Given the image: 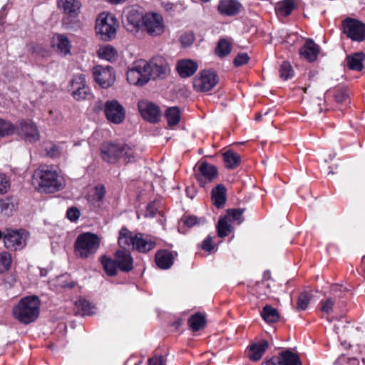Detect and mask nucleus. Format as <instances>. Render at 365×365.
<instances>
[{
  "label": "nucleus",
  "mask_w": 365,
  "mask_h": 365,
  "mask_svg": "<svg viewBox=\"0 0 365 365\" xmlns=\"http://www.w3.org/2000/svg\"><path fill=\"white\" fill-rule=\"evenodd\" d=\"M135 235H133L127 228H122L119 233L118 244L123 248L130 245L133 246Z\"/></svg>",
  "instance_id": "7c9ffc66"
},
{
  "label": "nucleus",
  "mask_w": 365,
  "mask_h": 365,
  "mask_svg": "<svg viewBox=\"0 0 365 365\" xmlns=\"http://www.w3.org/2000/svg\"><path fill=\"white\" fill-rule=\"evenodd\" d=\"M201 248L204 251L211 253L215 250V245L212 243V237L207 236L202 242Z\"/></svg>",
  "instance_id": "5fc2aeb1"
},
{
  "label": "nucleus",
  "mask_w": 365,
  "mask_h": 365,
  "mask_svg": "<svg viewBox=\"0 0 365 365\" xmlns=\"http://www.w3.org/2000/svg\"><path fill=\"white\" fill-rule=\"evenodd\" d=\"M173 254L166 250H161L155 255V262L158 267L161 269H168L173 264Z\"/></svg>",
  "instance_id": "bb28decb"
},
{
  "label": "nucleus",
  "mask_w": 365,
  "mask_h": 365,
  "mask_svg": "<svg viewBox=\"0 0 365 365\" xmlns=\"http://www.w3.org/2000/svg\"><path fill=\"white\" fill-rule=\"evenodd\" d=\"M312 298V294L309 292L304 291L301 293L297 299V309L299 311L307 309Z\"/></svg>",
  "instance_id": "a19ab883"
},
{
  "label": "nucleus",
  "mask_w": 365,
  "mask_h": 365,
  "mask_svg": "<svg viewBox=\"0 0 365 365\" xmlns=\"http://www.w3.org/2000/svg\"><path fill=\"white\" fill-rule=\"evenodd\" d=\"M334 100L338 103L348 104L350 103L349 93L345 88H339L335 91Z\"/></svg>",
  "instance_id": "37998d69"
},
{
  "label": "nucleus",
  "mask_w": 365,
  "mask_h": 365,
  "mask_svg": "<svg viewBox=\"0 0 365 365\" xmlns=\"http://www.w3.org/2000/svg\"><path fill=\"white\" fill-rule=\"evenodd\" d=\"M143 26L148 34L153 36L162 34L164 32L163 17L157 13H148L144 15Z\"/></svg>",
  "instance_id": "ddd939ff"
},
{
  "label": "nucleus",
  "mask_w": 365,
  "mask_h": 365,
  "mask_svg": "<svg viewBox=\"0 0 365 365\" xmlns=\"http://www.w3.org/2000/svg\"><path fill=\"white\" fill-rule=\"evenodd\" d=\"M58 5L68 17L74 18L80 11L81 4L77 0H61Z\"/></svg>",
  "instance_id": "a878e982"
},
{
  "label": "nucleus",
  "mask_w": 365,
  "mask_h": 365,
  "mask_svg": "<svg viewBox=\"0 0 365 365\" xmlns=\"http://www.w3.org/2000/svg\"><path fill=\"white\" fill-rule=\"evenodd\" d=\"M280 77L287 80L293 76V70L289 63L284 61L282 63L279 69Z\"/></svg>",
  "instance_id": "a18cd8bd"
},
{
  "label": "nucleus",
  "mask_w": 365,
  "mask_h": 365,
  "mask_svg": "<svg viewBox=\"0 0 365 365\" xmlns=\"http://www.w3.org/2000/svg\"><path fill=\"white\" fill-rule=\"evenodd\" d=\"M348 364L349 365H360L359 359L356 358H354V357L349 359V360L348 361Z\"/></svg>",
  "instance_id": "338daca9"
},
{
  "label": "nucleus",
  "mask_w": 365,
  "mask_h": 365,
  "mask_svg": "<svg viewBox=\"0 0 365 365\" xmlns=\"http://www.w3.org/2000/svg\"><path fill=\"white\" fill-rule=\"evenodd\" d=\"M188 322L191 329L193 331H197L205 327L206 324L205 317L200 313H197L191 316Z\"/></svg>",
  "instance_id": "72a5a7b5"
},
{
  "label": "nucleus",
  "mask_w": 365,
  "mask_h": 365,
  "mask_svg": "<svg viewBox=\"0 0 365 365\" xmlns=\"http://www.w3.org/2000/svg\"><path fill=\"white\" fill-rule=\"evenodd\" d=\"M33 185L41 192L53 193L66 185L64 178L53 167L46 165L39 166L34 173Z\"/></svg>",
  "instance_id": "f257e3e1"
},
{
  "label": "nucleus",
  "mask_w": 365,
  "mask_h": 365,
  "mask_svg": "<svg viewBox=\"0 0 365 365\" xmlns=\"http://www.w3.org/2000/svg\"><path fill=\"white\" fill-rule=\"evenodd\" d=\"M155 245V241L149 236L142 233L135 235L133 247L140 252H148L153 250Z\"/></svg>",
  "instance_id": "412c9836"
},
{
  "label": "nucleus",
  "mask_w": 365,
  "mask_h": 365,
  "mask_svg": "<svg viewBox=\"0 0 365 365\" xmlns=\"http://www.w3.org/2000/svg\"><path fill=\"white\" fill-rule=\"evenodd\" d=\"M277 364L279 365H302L299 356L290 351L282 352L277 358Z\"/></svg>",
  "instance_id": "c85d7f7f"
},
{
  "label": "nucleus",
  "mask_w": 365,
  "mask_h": 365,
  "mask_svg": "<svg viewBox=\"0 0 365 365\" xmlns=\"http://www.w3.org/2000/svg\"><path fill=\"white\" fill-rule=\"evenodd\" d=\"M240 163V155L232 149H230V169H234L238 167Z\"/></svg>",
  "instance_id": "8fccbe9b"
},
{
  "label": "nucleus",
  "mask_w": 365,
  "mask_h": 365,
  "mask_svg": "<svg viewBox=\"0 0 365 365\" xmlns=\"http://www.w3.org/2000/svg\"><path fill=\"white\" fill-rule=\"evenodd\" d=\"M100 242V238L96 234L91 232L81 234L75 243L76 255L86 259L94 255L99 247Z\"/></svg>",
  "instance_id": "20e7f679"
},
{
  "label": "nucleus",
  "mask_w": 365,
  "mask_h": 365,
  "mask_svg": "<svg viewBox=\"0 0 365 365\" xmlns=\"http://www.w3.org/2000/svg\"><path fill=\"white\" fill-rule=\"evenodd\" d=\"M148 365H165V361L162 356H155L149 359Z\"/></svg>",
  "instance_id": "052dcab7"
},
{
  "label": "nucleus",
  "mask_w": 365,
  "mask_h": 365,
  "mask_svg": "<svg viewBox=\"0 0 365 365\" xmlns=\"http://www.w3.org/2000/svg\"><path fill=\"white\" fill-rule=\"evenodd\" d=\"M197 223L198 219L195 216L187 217L184 220V224L188 227H192V226L197 225Z\"/></svg>",
  "instance_id": "680f3d73"
},
{
  "label": "nucleus",
  "mask_w": 365,
  "mask_h": 365,
  "mask_svg": "<svg viewBox=\"0 0 365 365\" xmlns=\"http://www.w3.org/2000/svg\"><path fill=\"white\" fill-rule=\"evenodd\" d=\"M138 110L145 120L156 123L161 115L160 108L155 103L147 100H141L138 104Z\"/></svg>",
  "instance_id": "2eb2a0df"
},
{
  "label": "nucleus",
  "mask_w": 365,
  "mask_h": 365,
  "mask_svg": "<svg viewBox=\"0 0 365 365\" xmlns=\"http://www.w3.org/2000/svg\"><path fill=\"white\" fill-rule=\"evenodd\" d=\"M104 113L107 120L114 124L121 123L125 118L124 107L115 99L107 101L105 103Z\"/></svg>",
  "instance_id": "9b49d317"
},
{
  "label": "nucleus",
  "mask_w": 365,
  "mask_h": 365,
  "mask_svg": "<svg viewBox=\"0 0 365 365\" xmlns=\"http://www.w3.org/2000/svg\"><path fill=\"white\" fill-rule=\"evenodd\" d=\"M269 347V343L265 339L250 344L247 348V356L253 361H259Z\"/></svg>",
  "instance_id": "aec40b11"
},
{
  "label": "nucleus",
  "mask_w": 365,
  "mask_h": 365,
  "mask_svg": "<svg viewBox=\"0 0 365 365\" xmlns=\"http://www.w3.org/2000/svg\"><path fill=\"white\" fill-rule=\"evenodd\" d=\"M245 209H230V232L232 231V225H240L244 221L243 213Z\"/></svg>",
  "instance_id": "58836bf2"
},
{
  "label": "nucleus",
  "mask_w": 365,
  "mask_h": 365,
  "mask_svg": "<svg viewBox=\"0 0 365 365\" xmlns=\"http://www.w3.org/2000/svg\"><path fill=\"white\" fill-rule=\"evenodd\" d=\"M145 67L149 81L157 78L164 79L170 71L167 61L162 56L153 58L149 62H147Z\"/></svg>",
  "instance_id": "6e6552de"
},
{
  "label": "nucleus",
  "mask_w": 365,
  "mask_h": 365,
  "mask_svg": "<svg viewBox=\"0 0 365 365\" xmlns=\"http://www.w3.org/2000/svg\"><path fill=\"white\" fill-rule=\"evenodd\" d=\"M242 9V5L238 1L230 0V16L237 15Z\"/></svg>",
  "instance_id": "3c124183"
},
{
  "label": "nucleus",
  "mask_w": 365,
  "mask_h": 365,
  "mask_svg": "<svg viewBox=\"0 0 365 365\" xmlns=\"http://www.w3.org/2000/svg\"><path fill=\"white\" fill-rule=\"evenodd\" d=\"M216 230L219 237L222 238L228 235V210L226 211V214L219 218Z\"/></svg>",
  "instance_id": "f704fd0d"
},
{
  "label": "nucleus",
  "mask_w": 365,
  "mask_h": 365,
  "mask_svg": "<svg viewBox=\"0 0 365 365\" xmlns=\"http://www.w3.org/2000/svg\"><path fill=\"white\" fill-rule=\"evenodd\" d=\"M319 46L313 40L308 38L303 46L299 51L300 56L309 62H314L317 60L319 53Z\"/></svg>",
  "instance_id": "6ab92c4d"
},
{
  "label": "nucleus",
  "mask_w": 365,
  "mask_h": 365,
  "mask_svg": "<svg viewBox=\"0 0 365 365\" xmlns=\"http://www.w3.org/2000/svg\"><path fill=\"white\" fill-rule=\"evenodd\" d=\"M66 215L71 221H76L80 217V211L76 207H71L68 210Z\"/></svg>",
  "instance_id": "4d7b16f0"
},
{
  "label": "nucleus",
  "mask_w": 365,
  "mask_h": 365,
  "mask_svg": "<svg viewBox=\"0 0 365 365\" xmlns=\"http://www.w3.org/2000/svg\"><path fill=\"white\" fill-rule=\"evenodd\" d=\"M294 9L293 0H284L277 4L276 11L279 15L289 16Z\"/></svg>",
  "instance_id": "4c0bfd02"
},
{
  "label": "nucleus",
  "mask_w": 365,
  "mask_h": 365,
  "mask_svg": "<svg viewBox=\"0 0 365 365\" xmlns=\"http://www.w3.org/2000/svg\"><path fill=\"white\" fill-rule=\"evenodd\" d=\"M95 81L103 88L110 87L115 82L114 72L109 66H96L93 69Z\"/></svg>",
  "instance_id": "4468645a"
},
{
  "label": "nucleus",
  "mask_w": 365,
  "mask_h": 365,
  "mask_svg": "<svg viewBox=\"0 0 365 365\" xmlns=\"http://www.w3.org/2000/svg\"><path fill=\"white\" fill-rule=\"evenodd\" d=\"M75 305L78 309V312H79L82 315H91L94 312V307L85 299H78L76 301Z\"/></svg>",
  "instance_id": "e433bc0d"
},
{
  "label": "nucleus",
  "mask_w": 365,
  "mask_h": 365,
  "mask_svg": "<svg viewBox=\"0 0 365 365\" xmlns=\"http://www.w3.org/2000/svg\"><path fill=\"white\" fill-rule=\"evenodd\" d=\"M218 11L220 14L228 15V0H221L218 5Z\"/></svg>",
  "instance_id": "bf43d9fd"
},
{
  "label": "nucleus",
  "mask_w": 365,
  "mask_h": 365,
  "mask_svg": "<svg viewBox=\"0 0 365 365\" xmlns=\"http://www.w3.org/2000/svg\"><path fill=\"white\" fill-rule=\"evenodd\" d=\"M365 55L362 52L355 53L346 57L347 66L349 69L360 71L363 69V61Z\"/></svg>",
  "instance_id": "cd10ccee"
},
{
  "label": "nucleus",
  "mask_w": 365,
  "mask_h": 365,
  "mask_svg": "<svg viewBox=\"0 0 365 365\" xmlns=\"http://www.w3.org/2000/svg\"><path fill=\"white\" fill-rule=\"evenodd\" d=\"M11 255L6 252L0 254V273L8 270L11 266Z\"/></svg>",
  "instance_id": "c03bdc74"
},
{
  "label": "nucleus",
  "mask_w": 365,
  "mask_h": 365,
  "mask_svg": "<svg viewBox=\"0 0 365 365\" xmlns=\"http://www.w3.org/2000/svg\"><path fill=\"white\" fill-rule=\"evenodd\" d=\"M215 52L220 57L227 56L228 53V41L225 38H222L219 41Z\"/></svg>",
  "instance_id": "de8ad7c7"
},
{
  "label": "nucleus",
  "mask_w": 365,
  "mask_h": 365,
  "mask_svg": "<svg viewBox=\"0 0 365 365\" xmlns=\"http://www.w3.org/2000/svg\"><path fill=\"white\" fill-rule=\"evenodd\" d=\"M105 194V187L103 185H98L95 187L92 197L94 200L101 201L104 197Z\"/></svg>",
  "instance_id": "603ef678"
},
{
  "label": "nucleus",
  "mask_w": 365,
  "mask_h": 365,
  "mask_svg": "<svg viewBox=\"0 0 365 365\" xmlns=\"http://www.w3.org/2000/svg\"><path fill=\"white\" fill-rule=\"evenodd\" d=\"M335 299L332 297H327L319 303L318 309L324 314L329 315L334 311Z\"/></svg>",
  "instance_id": "2f4dec72"
},
{
  "label": "nucleus",
  "mask_w": 365,
  "mask_h": 365,
  "mask_svg": "<svg viewBox=\"0 0 365 365\" xmlns=\"http://www.w3.org/2000/svg\"><path fill=\"white\" fill-rule=\"evenodd\" d=\"M157 212V208L155 207L154 204H149L147 207L146 212L145 213V216L146 217H153Z\"/></svg>",
  "instance_id": "e2e57ef3"
},
{
  "label": "nucleus",
  "mask_w": 365,
  "mask_h": 365,
  "mask_svg": "<svg viewBox=\"0 0 365 365\" xmlns=\"http://www.w3.org/2000/svg\"><path fill=\"white\" fill-rule=\"evenodd\" d=\"M69 86L71 96L76 101L86 100L91 96L90 89L86 85V76L83 74L74 76Z\"/></svg>",
  "instance_id": "9d476101"
},
{
  "label": "nucleus",
  "mask_w": 365,
  "mask_h": 365,
  "mask_svg": "<svg viewBox=\"0 0 365 365\" xmlns=\"http://www.w3.org/2000/svg\"><path fill=\"white\" fill-rule=\"evenodd\" d=\"M261 365H279V364H277V359L275 361L274 359H270L263 361Z\"/></svg>",
  "instance_id": "69168bd1"
},
{
  "label": "nucleus",
  "mask_w": 365,
  "mask_h": 365,
  "mask_svg": "<svg viewBox=\"0 0 365 365\" xmlns=\"http://www.w3.org/2000/svg\"><path fill=\"white\" fill-rule=\"evenodd\" d=\"M53 46L63 54L67 55L70 53L71 44L68 37L63 34H55L53 37Z\"/></svg>",
  "instance_id": "393cba45"
},
{
  "label": "nucleus",
  "mask_w": 365,
  "mask_h": 365,
  "mask_svg": "<svg viewBox=\"0 0 365 365\" xmlns=\"http://www.w3.org/2000/svg\"><path fill=\"white\" fill-rule=\"evenodd\" d=\"M16 130L17 133L27 142L34 143L39 140V131L36 125L31 120L19 121Z\"/></svg>",
  "instance_id": "dca6fc26"
},
{
  "label": "nucleus",
  "mask_w": 365,
  "mask_h": 365,
  "mask_svg": "<svg viewBox=\"0 0 365 365\" xmlns=\"http://www.w3.org/2000/svg\"><path fill=\"white\" fill-rule=\"evenodd\" d=\"M98 55L102 59H106L108 61H112L116 58L117 52L113 46H106L101 47L98 49Z\"/></svg>",
  "instance_id": "ea45409f"
},
{
  "label": "nucleus",
  "mask_w": 365,
  "mask_h": 365,
  "mask_svg": "<svg viewBox=\"0 0 365 365\" xmlns=\"http://www.w3.org/2000/svg\"><path fill=\"white\" fill-rule=\"evenodd\" d=\"M29 237V232L24 229L6 228L4 230V245L9 250H21L26 246Z\"/></svg>",
  "instance_id": "423d86ee"
},
{
  "label": "nucleus",
  "mask_w": 365,
  "mask_h": 365,
  "mask_svg": "<svg viewBox=\"0 0 365 365\" xmlns=\"http://www.w3.org/2000/svg\"><path fill=\"white\" fill-rule=\"evenodd\" d=\"M145 66H147V61L140 59L136 61L128 70L127 81L130 84L141 86L149 81Z\"/></svg>",
  "instance_id": "1a4fd4ad"
},
{
  "label": "nucleus",
  "mask_w": 365,
  "mask_h": 365,
  "mask_svg": "<svg viewBox=\"0 0 365 365\" xmlns=\"http://www.w3.org/2000/svg\"><path fill=\"white\" fill-rule=\"evenodd\" d=\"M47 155L51 157L58 156L61 151L58 145L55 144H50L46 148Z\"/></svg>",
  "instance_id": "6e6d98bb"
},
{
  "label": "nucleus",
  "mask_w": 365,
  "mask_h": 365,
  "mask_svg": "<svg viewBox=\"0 0 365 365\" xmlns=\"http://www.w3.org/2000/svg\"><path fill=\"white\" fill-rule=\"evenodd\" d=\"M198 68L197 62L191 59H182L178 62L177 70L182 78L192 76Z\"/></svg>",
  "instance_id": "5701e85b"
},
{
  "label": "nucleus",
  "mask_w": 365,
  "mask_h": 365,
  "mask_svg": "<svg viewBox=\"0 0 365 365\" xmlns=\"http://www.w3.org/2000/svg\"><path fill=\"white\" fill-rule=\"evenodd\" d=\"M118 23L111 14L101 13L96 23V32L101 39L110 41L116 36Z\"/></svg>",
  "instance_id": "39448f33"
},
{
  "label": "nucleus",
  "mask_w": 365,
  "mask_h": 365,
  "mask_svg": "<svg viewBox=\"0 0 365 365\" xmlns=\"http://www.w3.org/2000/svg\"><path fill=\"white\" fill-rule=\"evenodd\" d=\"M217 78L215 71L210 70L202 71L199 76L193 81V87L195 91L207 92L212 89L217 84Z\"/></svg>",
  "instance_id": "f8f14e48"
},
{
  "label": "nucleus",
  "mask_w": 365,
  "mask_h": 365,
  "mask_svg": "<svg viewBox=\"0 0 365 365\" xmlns=\"http://www.w3.org/2000/svg\"><path fill=\"white\" fill-rule=\"evenodd\" d=\"M261 316L267 323H274L279 319V314L277 310L268 304L263 307Z\"/></svg>",
  "instance_id": "c756f323"
},
{
  "label": "nucleus",
  "mask_w": 365,
  "mask_h": 365,
  "mask_svg": "<svg viewBox=\"0 0 365 365\" xmlns=\"http://www.w3.org/2000/svg\"><path fill=\"white\" fill-rule=\"evenodd\" d=\"M16 130L10 122L0 119V137H5L12 135Z\"/></svg>",
  "instance_id": "79ce46f5"
},
{
  "label": "nucleus",
  "mask_w": 365,
  "mask_h": 365,
  "mask_svg": "<svg viewBox=\"0 0 365 365\" xmlns=\"http://www.w3.org/2000/svg\"><path fill=\"white\" fill-rule=\"evenodd\" d=\"M180 41L184 46H187L193 42L194 36L191 34H185L181 36Z\"/></svg>",
  "instance_id": "13d9d810"
},
{
  "label": "nucleus",
  "mask_w": 365,
  "mask_h": 365,
  "mask_svg": "<svg viewBox=\"0 0 365 365\" xmlns=\"http://www.w3.org/2000/svg\"><path fill=\"white\" fill-rule=\"evenodd\" d=\"M223 160L226 166L228 165V150L224 151L222 153Z\"/></svg>",
  "instance_id": "774afa93"
},
{
  "label": "nucleus",
  "mask_w": 365,
  "mask_h": 365,
  "mask_svg": "<svg viewBox=\"0 0 365 365\" xmlns=\"http://www.w3.org/2000/svg\"><path fill=\"white\" fill-rule=\"evenodd\" d=\"M143 15L137 9H128L125 15L126 21L124 22L125 27L130 31H137L140 25H143Z\"/></svg>",
  "instance_id": "a211bd4d"
},
{
  "label": "nucleus",
  "mask_w": 365,
  "mask_h": 365,
  "mask_svg": "<svg viewBox=\"0 0 365 365\" xmlns=\"http://www.w3.org/2000/svg\"><path fill=\"white\" fill-rule=\"evenodd\" d=\"M10 187V181L4 173H0V193H6Z\"/></svg>",
  "instance_id": "864d4df0"
},
{
  "label": "nucleus",
  "mask_w": 365,
  "mask_h": 365,
  "mask_svg": "<svg viewBox=\"0 0 365 365\" xmlns=\"http://www.w3.org/2000/svg\"><path fill=\"white\" fill-rule=\"evenodd\" d=\"M101 151L103 160L109 163H115L120 158L130 163L135 158L133 148L123 143H105L101 145Z\"/></svg>",
  "instance_id": "7ed1b4c3"
},
{
  "label": "nucleus",
  "mask_w": 365,
  "mask_h": 365,
  "mask_svg": "<svg viewBox=\"0 0 365 365\" xmlns=\"http://www.w3.org/2000/svg\"><path fill=\"white\" fill-rule=\"evenodd\" d=\"M14 208V206L9 199L0 200V211L4 215H11Z\"/></svg>",
  "instance_id": "49530a36"
},
{
  "label": "nucleus",
  "mask_w": 365,
  "mask_h": 365,
  "mask_svg": "<svg viewBox=\"0 0 365 365\" xmlns=\"http://www.w3.org/2000/svg\"><path fill=\"white\" fill-rule=\"evenodd\" d=\"M250 57L247 53H239L233 59V66L236 68L240 67L248 63Z\"/></svg>",
  "instance_id": "09e8293b"
},
{
  "label": "nucleus",
  "mask_w": 365,
  "mask_h": 365,
  "mask_svg": "<svg viewBox=\"0 0 365 365\" xmlns=\"http://www.w3.org/2000/svg\"><path fill=\"white\" fill-rule=\"evenodd\" d=\"M40 300L36 296L22 298L13 307V315L20 323L28 324L34 322L38 317Z\"/></svg>",
  "instance_id": "f03ea898"
},
{
  "label": "nucleus",
  "mask_w": 365,
  "mask_h": 365,
  "mask_svg": "<svg viewBox=\"0 0 365 365\" xmlns=\"http://www.w3.org/2000/svg\"><path fill=\"white\" fill-rule=\"evenodd\" d=\"M345 289H346L343 286L339 285V284H334V285L331 286V291L333 293H336L337 292H342Z\"/></svg>",
  "instance_id": "0e129e2a"
},
{
  "label": "nucleus",
  "mask_w": 365,
  "mask_h": 365,
  "mask_svg": "<svg viewBox=\"0 0 365 365\" xmlns=\"http://www.w3.org/2000/svg\"><path fill=\"white\" fill-rule=\"evenodd\" d=\"M101 262L107 274L113 276L117 274L118 267L115 259H113L106 256H102Z\"/></svg>",
  "instance_id": "473e14b6"
},
{
  "label": "nucleus",
  "mask_w": 365,
  "mask_h": 365,
  "mask_svg": "<svg viewBox=\"0 0 365 365\" xmlns=\"http://www.w3.org/2000/svg\"><path fill=\"white\" fill-rule=\"evenodd\" d=\"M217 174V168L206 162L202 163L197 171L195 173V177L201 186H205L207 182L213 180Z\"/></svg>",
  "instance_id": "f3484780"
},
{
  "label": "nucleus",
  "mask_w": 365,
  "mask_h": 365,
  "mask_svg": "<svg viewBox=\"0 0 365 365\" xmlns=\"http://www.w3.org/2000/svg\"><path fill=\"white\" fill-rule=\"evenodd\" d=\"M165 116L169 126L177 125L180 119V111L178 107H171L166 110Z\"/></svg>",
  "instance_id": "c9c22d12"
},
{
  "label": "nucleus",
  "mask_w": 365,
  "mask_h": 365,
  "mask_svg": "<svg viewBox=\"0 0 365 365\" xmlns=\"http://www.w3.org/2000/svg\"><path fill=\"white\" fill-rule=\"evenodd\" d=\"M115 257L120 270L128 272L133 269V259L130 252L118 250L115 252Z\"/></svg>",
  "instance_id": "4be33fe9"
},
{
  "label": "nucleus",
  "mask_w": 365,
  "mask_h": 365,
  "mask_svg": "<svg viewBox=\"0 0 365 365\" xmlns=\"http://www.w3.org/2000/svg\"><path fill=\"white\" fill-rule=\"evenodd\" d=\"M211 194L213 205L218 209L222 208L227 201L226 187L222 184H219L212 189Z\"/></svg>",
  "instance_id": "b1692460"
},
{
  "label": "nucleus",
  "mask_w": 365,
  "mask_h": 365,
  "mask_svg": "<svg viewBox=\"0 0 365 365\" xmlns=\"http://www.w3.org/2000/svg\"><path fill=\"white\" fill-rule=\"evenodd\" d=\"M344 34L353 41H365V24L351 18H347L341 24Z\"/></svg>",
  "instance_id": "0eeeda50"
}]
</instances>
